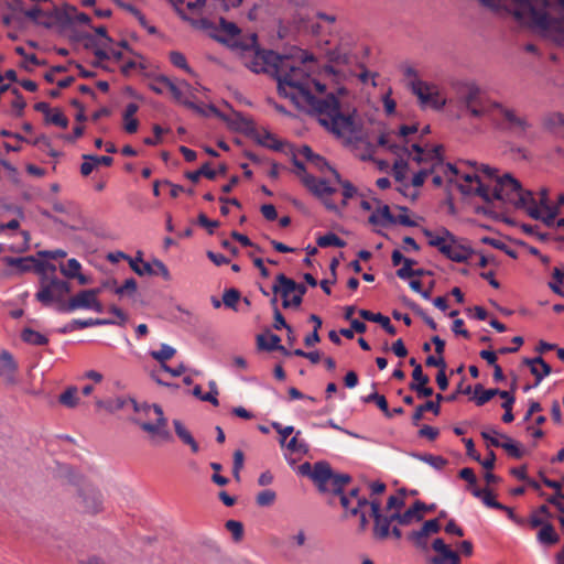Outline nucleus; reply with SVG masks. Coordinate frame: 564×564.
Returning a JSON list of instances; mask_svg holds the SVG:
<instances>
[{"mask_svg":"<svg viewBox=\"0 0 564 564\" xmlns=\"http://www.w3.org/2000/svg\"><path fill=\"white\" fill-rule=\"evenodd\" d=\"M364 402H375L387 417H392V413L389 410L388 402L384 395L373 392L368 397L364 398Z\"/></svg>","mask_w":564,"mask_h":564,"instance_id":"42","label":"nucleus"},{"mask_svg":"<svg viewBox=\"0 0 564 564\" xmlns=\"http://www.w3.org/2000/svg\"><path fill=\"white\" fill-rule=\"evenodd\" d=\"M410 86L422 107L441 110L445 106L446 99L441 96L440 89L435 84L415 79L411 80Z\"/></svg>","mask_w":564,"mask_h":564,"instance_id":"15","label":"nucleus"},{"mask_svg":"<svg viewBox=\"0 0 564 564\" xmlns=\"http://www.w3.org/2000/svg\"><path fill=\"white\" fill-rule=\"evenodd\" d=\"M153 411L155 414V421H141L140 419H132L131 421L137 424L143 432L150 435V442L153 445H158L161 442H171L172 434L167 427V419L164 415L163 409L161 405L153 403H142L141 404V413L144 415H149L150 412Z\"/></svg>","mask_w":564,"mask_h":564,"instance_id":"7","label":"nucleus"},{"mask_svg":"<svg viewBox=\"0 0 564 564\" xmlns=\"http://www.w3.org/2000/svg\"><path fill=\"white\" fill-rule=\"evenodd\" d=\"M226 529L232 534L236 542L241 541L243 536V525L240 521L228 520L225 524Z\"/></svg>","mask_w":564,"mask_h":564,"instance_id":"49","label":"nucleus"},{"mask_svg":"<svg viewBox=\"0 0 564 564\" xmlns=\"http://www.w3.org/2000/svg\"><path fill=\"white\" fill-rule=\"evenodd\" d=\"M547 350H555V352H564V348L558 347L556 344L549 343L545 340H539L533 352H545Z\"/></svg>","mask_w":564,"mask_h":564,"instance_id":"56","label":"nucleus"},{"mask_svg":"<svg viewBox=\"0 0 564 564\" xmlns=\"http://www.w3.org/2000/svg\"><path fill=\"white\" fill-rule=\"evenodd\" d=\"M45 121L47 123L58 126L63 129L68 127V119L59 109H54L53 111L51 110V112L46 117Z\"/></svg>","mask_w":564,"mask_h":564,"instance_id":"45","label":"nucleus"},{"mask_svg":"<svg viewBox=\"0 0 564 564\" xmlns=\"http://www.w3.org/2000/svg\"><path fill=\"white\" fill-rule=\"evenodd\" d=\"M371 516L375 520L373 535L377 539L384 540L390 534V524L395 521L391 519V514L383 516L381 513V503L379 500H371L370 502Z\"/></svg>","mask_w":564,"mask_h":564,"instance_id":"18","label":"nucleus"},{"mask_svg":"<svg viewBox=\"0 0 564 564\" xmlns=\"http://www.w3.org/2000/svg\"><path fill=\"white\" fill-rule=\"evenodd\" d=\"M413 382L410 386H422L430 382V378L423 373L422 366H415L412 372Z\"/></svg>","mask_w":564,"mask_h":564,"instance_id":"57","label":"nucleus"},{"mask_svg":"<svg viewBox=\"0 0 564 564\" xmlns=\"http://www.w3.org/2000/svg\"><path fill=\"white\" fill-rule=\"evenodd\" d=\"M424 509H426V505L417 500L405 512L391 513V519H395V521L401 525H408L413 519H416L417 521L422 520L423 516L421 514V511Z\"/></svg>","mask_w":564,"mask_h":564,"instance_id":"22","label":"nucleus"},{"mask_svg":"<svg viewBox=\"0 0 564 564\" xmlns=\"http://www.w3.org/2000/svg\"><path fill=\"white\" fill-rule=\"evenodd\" d=\"M369 223L372 225L384 226L387 224H395L397 219L391 214L390 207L388 205H383L369 216Z\"/></svg>","mask_w":564,"mask_h":564,"instance_id":"31","label":"nucleus"},{"mask_svg":"<svg viewBox=\"0 0 564 564\" xmlns=\"http://www.w3.org/2000/svg\"><path fill=\"white\" fill-rule=\"evenodd\" d=\"M280 337L272 333H264L257 336V344L260 349H279L281 352H288V350L280 345Z\"/></svg>","mask_w":564,"mask_h":564,"instance_id":"29","label":"nucleus"},{"mask_svg":"<svg viewBox=\"0 0 564 564\" xmlns=\"http://www.w3.org/2000/svg\"><path fill=\"white\" fill-rule=\"evenodd\" d=\"M258 142L263 145V147H267L269 149H272V150H275V151H279L282 149V143L276 140L271 133L269 132H265L264 137L263 138H260L258 140Z\"/></svg>","mask_w":564,"mask_h":564,"instance_id":"53","label":"nucleus"},{"mask_svg":"<svg viewBox=\"0 0 564 564\" xmlns=\"http://www.w3.org/2000/svg\"><path fill=\"white\" fill-rule=\"evenodd\" d=\"M70 481L76 487V505L82 513L96 516L104 511V497L96 485L79 475H73Z\"/></svg>","mask_w":564,"mask_h":564,"instance_id":"6","label":"nucleus"},{"mask_svg":"<svg viewBox=\"0 0 564 564\" xmlns=\"http://www.w3.org/2000/svg\"><path fill=\"white\" fill-rule=\"evenodd\" d=\"M538 540L542 544L553 545L558 542L560 538L555 532L554 527L550 522H546L538 532Z\"/></svg>","mask_w":564,"mask_h":564,"instance_id":"34","label":"nucleus"},{"mask_svg":"<svg viewBox=\"0 0 564 564\" xmlns=\"http://www.w3.org/2000/svg\"><path fill=\"white\" fill-rule=\"evenodd\" d=\"M525 202L522 209L533 219L542 220L546 226H553L558 215V207L552 206L549 200L547 188H541L539 199L533 196L531 191L524 195Z\"/></svg>","mask_w":564,"mask_h":564,"instance_id":"11","label":"nucleus"},{"mask_svg":"<svg viewBox=\"0 0 564 564\" xmlns=\"http://www.w3.org/2000/svg\"><path fill=\"white\" fill-rule=\"evenodd\" d=\"M546 126L550 129H563L564 132V115L555 112L550 115L545 120Z\"/></svg>","mask_w":564,"mask_h":564,"instance_id":"52","label":"nucleus"},{"mask_svg":"<svg viewBox=\"0 0 564 564\" xmlns=\"http://www.w3.org/2000/svg\"><path fill=\"white\" fill-rule=\"evenodd\" d=\"M473 495L475 497H477V498H481L484 503L487 507L495 508V509H505V506L496 500V498L492 495L490 489H487V488H485V489L475 488L473 490Z\"/></svg>","mask_w":564,"mask_h":564,"instance_id":"38","label":"nucleus"},{"mask_svg":"<svg viewBox=\"0 0 564 564\" xmlns=\"http://www.w3.org/2000/svg\"><path fill=\"white\" fill-rule=\"evenodd\" d=\"M332 174L334 176V183L341 186V207H346L348 204V199L352 198L357 194V188L349 182L344 181L340 174L336 170H332Z\"/></svg>","mask_w":564,"mask_h":564,"instance_id":"30","label":"nucleus"},{"mask_svg":"<svg viewBox=\"0 0 564 564\" xmlns=\"http://www.w3.org/2000/svg\"><path fill=\"white\" fill-rule=\"evenodd\" d=\"M147 371H148L149 376L151 377V379L154 380L159 386L174 387V388L178 387L177 384H172V383H169L163 380V378L161 376L162 370H160L159 365L153 368H147Z\"/></svg>","mask_w":564,"mask_h":564,"instance_id":"55","label":"nucleus"},{"mask_svg":"<svg viewBox=\"0 0 564 564\" xmlns=\"http://www.w3.org/2000/svg\"><path fill=\"white\" fill-rule=\"evenodd\" d=\"M198 224L202 227H205L208 230V234H214L215 228L219 226V223L217 220H210L205 214L198 215Z\"/></svg>","mask_w":564,"mask_h":564,"instance_id":"64","label":"nucleus"},{"mask_svg":"<svg viewBox=\"0 0 564 564\" xmlns=\"http://www.w3.org/2000/svg\"><path fill=\"white\" fill-rule=\"evenodd\" d=\"M80 263L76 259H69L66 264L61 265V272L67 278H75L80 271Z\"/></svg>","mask_w":564,"mask_h":564,"instance_id":"48","label":"nucleus"},{"mask_svg":"<svg viewBox=\"0 0 564 564\" xmlns=\"http://www.w3.org/2000/svg\"><path fill=\"white\" fill-rule=\"evenodd\" d=\"M243 460H245V456H243L242 451H240V449L235 451L232 474H234L235 479H237V480H239V478H240V470L243 467Z\"/></svg>","mask_w":564,"mask_h":564,"instance_id":"54","label":"nucleus"},{"mask_svg":"<svg viewBox=\"0 0 564 564\" xmlns=\"http://www.w3.org/2000/svg\"><path fill=\"white\" fill-rule=\"evenodd\" d=\"M404 506V498L399 496H390L387 501V511L395 510L400 512V509Z\"/></svg>","mask_w":564,"mask_h":564,"instance_id":"61","label":"nucleus"},{"mask_svg":"<svg viewBox=\"0 0 564 564\" xmlns=\"http://www.w3.org/2000/svg\"><path fill=\"white\" fill-rule=\"evenodd\" d=\"M527 192L518 180L513 178L510 174H505L496 180L494 187L490 188V196L491 202L501 200L522 209L523 204H525L524 195Z\"/></svg>","mask_w":564,"mask_h":564,"instance_id":"10","label":"nucleus"},{"mask_svg":"<svg viewBox=\"0 0 564 564\" xmlns=\"http://www.w3.org/2000/svg\"><path fill=\"white\" fill-rule=\"evenodd\" d=\"M523 364L527 365L530 368L531 373L535 377L536 384L545 376L551 373V366L543 360L541 355H539V356H536V357H534L532 359L525 358L523 360Z\"/></svg>","mask_w":564,"mask_h":564,"instance_id":"23","label":"nucleus"},{"mask_svg":"<svg viewBox=\"0 0 564 564\" xmlns=\"http://www.w3.org/2000/svg\"><path fill=\"white\" fill-rule=\"evenodd\" d=\"M158 83L164 85V87L170 90L177 102L186 106L189 109H198V107L189 98L192 96V86L186 80H182L180 85H176L169 77L160 76L158 77Z\"/></svg>","mask_w":564,"mask_h":564,"instance_id":"17","label":"nucleus"},{"mask_svg":"<svg viewBox=\"0 0 564 564\" xmlns=\"http://www.w3.org/2000/svg\"><path fill=\"white\" fill-rule=\"evenodd\" d=\"M543 484L555 490V494L552 495L551 497H555L556 500H558V501H561V499H564V494L562 492V486L558 481L549 479L547 477H543Z\"/></svg>","mask_w":564,"mask_h":564,"instance_id":"63","label":"nucleus"},{"mask_svg":"<svg viewBox=\"0 0 564 564\" xmlns=\"http://www.w3.org/2000/svg\"><path fill=\"white\" fill-rule=\"evenodd\" d=\"M500 390L499 389H487L482 391L479 395L475 397V401L477 405H484L489 400H491L494 397L499 395Z\"/></svg>","mask_w":564,"mask_h":564,"instance_id":"59","label":"nucleus"},{"mask_svg":"<svg viewBox=\"0 0 564 564\" xmlns=\"http://www.w3.org/2000/svg\"><path fill=\"white\" fill-rule=\"evenodd\" d=\"M21 338L23 341L34 346H42L47 343V338L43 334L31 328L23 329L21 333Z\"/></svg>","mask_w":564,"mask_h":564,"instance_id":"39","label":"nucleus"},{"mask_svg":"<svg viewBox=\"0 0 564 564\" xmlns=\"http://www.w3.org/2000/svg\"><path fill=\"white\" fill-rule=\"evenodd\" d=\"M6 262L8 265L17 268L20 272H26L30 270H34L36 272V264L40 263V260L34 259L33 257L26 258H6Z\"/></svg>","mask_w":564,"mask_h":564,"instance_id":"33","label":"nucleus"},{"mask_svg":"<svg viewBox=\"0 0 564 564\" xmlns=\"http://www.w3.org/2000/svg\"><path fill=\"white\" fill-rule=\"evenodd\" d=\"M130 268L140 276L143 275H156V271H154L152 263L143 262L141 257H137L134 259H129Z\"/></svg>","mask_w":564,"mask_h":564,"instance_id":"37","label":"nucleus"},{"mask_svg":"<svg viewBox=\"0 0 564 564\" xmlns=\"http://www.w3.org/2000/svg\"><path fill=\"white\" fill-rule=\"evenodd\" d=\"M490 122L500 131L509 132L516 137H523L532 124L527 116L502 102H496Z\"/></svg>","mask_w":564,"mask_h":564,"instance_id":"5","label":"nucleus"},{"mask_svg":"<svg viewBox=\"0 0 564 564\" xmlns=\"http://www.w3.org/2000/svg\"><path fill=\"white\" fill-rule=\"evenodd\" d=\"M427 533H425L422 529L419 531H413L409 534V539L412 540L417 547L426 549V538Z\"/></svg>","mask_w":564,"mask_h":564,"instance_id":"58","label":"nucleus"},{"mask_svg":"<svg viewBox=\"0 0 564 564\" xmlns=\"http://www.w3.org/2000/svg\"><path fill=\"white\" fill-rule=\"evenodd\" d=\"M18 364L12 355H0V377H3L8 383L14 384Z\"/></svg>","mask_w":564,"mask_h":564,"instance_id":"24","label":"nucleus"},{"mask_svg":"<svg viewBox=\"0 0 564 564\" xmlns=\"http://www.w3.org/2000/svg\"><path fill=\"white\" fill-rule=\"evenodd\" d=\"M97 294L98 290L94 289L78 292L76 295L69 299L67 303V311H75L79 308L89 310Z\"/></svg>","mask_w":564,"mask_h":564,"instance_id":"21","label":"nucleus"},{"mask_svg":"<svg viewBox=\"0 0 564 564\" xmlns=\"http://www.w3.org/2000/svg\"><path fill=\"white\" fill-rule=\"evenodd\" d=\"M423 234L429 239L431 247L436 248L443 256L454 262H466L471 254V250L459 243L458 239L444 227L437 231L423 229Z\"/></svg>","mask_w":564,"mask_h":564,"instance_id":"4","label":"nucleus"},{"mask_svg":"<svg viewBox=\"0 0 564 564\" xmlns=\"http://www.w3.org/2000/svg\"><path fill=\"white\" fill-rule=\"evenodd\" d=\"M459 100L463 108L475 119L490 120L496 106L495 100L487 98L475 84H466L459 90Z\"/></svg>","mask_w":564,"mask_h":564,"instance_id":"8","label":"nucleus"},{"mask_svg":"<svg viewBox=\"0 0 564 564\" xmlns=\"http://www.w3.org/2000/svg\"><path fill=\"white\" fill-rule=\"evenodd\" d=\"M282 57L283 55L275 54L272 51L256 50L253 52V56L246 61V66L253 73L259 74L272 72L275 76Z\"/></svg>","mask_w":564,"mask_h":564,"instance_id":"16","label":"nucleus"},{"mask_svg":"<svg viewBox=\"0 0 564 564\" xmlns=\"http://www.w3.org/2000/svg\"><path fill=\"white\" fill-rule=\"evenodd\" d=\"M272 291L274 294H281L284 308L299 307L302 303L303 295L306 293V286L280 273L276 275V283L273 284Z\"/></svg>","mask_w":564,"mask_h":564,"instance_id":"14","label":"nucleus"},{"mask_svg":"<svg viewBox=\"0 0 564 564\" xmlns=\"http://www.w3.org/2000/svg\"><path fill=\"white\" fill-rule=\"evenodd\" d=\"M220 29L223 32H225L228 35L229 40L232 41V45L241 47L243 51L253 48L257 44V35L252 34L249 37L248 43L240 45L238 43L240 30L238 29V26L235 23L228 22L225 19H220Z\"/></svg>","mask_w":564,"mask_h":564,"instance_id":"20","label":"nucleus"},{"mask_svg":"<svg viewBox=\"0 0 564 564\" xmlns=\"http://www.w3.org/2000/svg\"><path fill=\"white\" fill-rule=\"evenodd\" d=\"M416 457L420 458L421 460L427 463L435 469H442L448 463V460L446 458H444L443 456H438V455L425 454V455H417Z\"/></svg>","mask_w":564,"mask_h":564,"instance_id":"47","label":"nucleus"},{"mask_svg":"<svg viewBox=\"0 0 564 564\" xmlns=\"http://www.w3.org/2000/svg\"><path fill=\"white\" fill-rule=\"evenodd\" d=\"M240 299V293L236 289H229L225 291L223 295V302L227 307L235 308L237 302Z\"/></svg>","mask_w":564,"mask_h":564,"instance_id":"51","label":"nucleus"},{"mask_svg":"<svg viewBox=\"0 0 564 564\" xmlns=\"http://www.w3.org/2000/svg\"><path fill=\"white\" fill-rule=\"evenodd\" d=\"M312 480L322 492L341 495L344 487L350 482L348 474H335L327 462H317L313 466Z\"/></svg>","mask_w":564,"mask_h":564,"instance_id":"9","label":"nucleus"},{"mask_svg":"<svg viewBox=\"0 0 564 564\" xmlns=\"http://www.w3.org/2000/svg\"><path fill=\"white\" fill-rule=\"evenodd\" d=\"M302 183L323 203L327 210L339 212L338 205L332 199V196L337 193V188L334 186V181L330 182L325 178H318L312 174L304 173L302 176Z\"/></svg>","mask_w":564,"mask_h":564,"instance_id":"13","label":"nucleus"},{"mask_svg":"<svg viewBox=\"0 0 564 564\" xmlns=\"http://www.w3.org/2000/svg\"><path fill=\"white\" fill-rule=\"evenodd\" d=\"M498 8L502 0H480ZM513 17L553 41L564 42V0H510Z\"/></svg>","mask_w":564,"mask_h":564,"instance_id":"2","label":"nucleus"},{"mask_svg":"<svg viewBox=\"0 0 564 564\" xmlns=\"http://www.w3.org/2000/svg\"><path fill=\"white\" fill-rule=\"evenodd\" d=\"M11 91L15 96L14 100L11 102V107L17 111V117H21L26 102L18 88H12Z\"/></svg>","mask_w":564,"mask_h":564,"instance_id":"50","label":"nucleus"},{"mask_svg":"<svg viewBox=\"0 0 564 564\" xmlns=\"http://www.w3.org/2000/svg\"><path fill=\"white\" fill-rule=\"evenodd\" d=\"M56 267L50 262H40L36 264V273L41 275L40 290L35 294L37 301L44 305H50L54 301L62 300L69 293V285L66 281L55 276Z\"/></svg>","mask_w":564,"mask_h":564,"instance_id":"3","label":"nucleus"},{"mask_svg":"<svg viewBox=\"0 0 564 564\" xmlns=\"http://www.w3.org/2000/svg\"><path fill=\"white\" fill-rule=\"evenodd\" d=\"M359 315L370 322H376V324H380L382 328H384L389 334H395V327L391 324V321L388 316H384L380 313H372L368 310H360Z\"/></svg>","mask_w":564,"mask_h":564,"instance_id":"27","label":"nucleus"},{"mask_svg":"<svg viewBox=\"0 0 564 564\" xmlns=\"http://www.w3.org/2000/svg\"><path fill=\"white\" fill-rule=\"evenodd\" d=\"M312 61L313 56L304 51H297L296 55H283L274 76L279 94L290 98L299 109L315 116L337 138L347 142L360 141L362 129L356 110L343 112L334 94L323 96L326 86L304 69V64Z\"/></svg>","mask_w":564,"mask_h":564,"instance_id":"1","label":"nucleus"},{"mask_svg":"<svg viewBox=\"0 0 564 564\" xmlns=\"http://www.w3.org/2000/svg\"><path fill=\"white\" fill-rule=\"evenodd\" d=\"M442 401H444V397L441 393H437L435 397V401H426L425 403L419 405L412 415V423L414 425H417L419 422L423 419V414L425 411H431L435 415H438L441 411L440 404Z\"/></svg>","mask_w":564,"mask_h":564,"instance_id":"25","label":"nucleus"},{"mask_svg":"<svg viewBox=\"0 0 564 564\" xmlns=\"http://www.w3.org/2000/svg\"><path fill=\"white\" fill-rule=\"evenodd\" d=\"M154 359L158 361L160 370L171 375L172 377H180L182 373L186 371V367L183 362H180L176 367H170L169 360L173 357V355H152Z\"/></svg>","mask_w":564,"mask_h":564,"instance_id":"28","label":"nucleus"},{"mask_svg":"<svg viewBox=\"0 0 564 564\" xmlns=\"http://www.w3.org/2000/svg\"><path fill=\"white\" fill-rule=\"evenodd\" d=\"M174 430L180 440L188 445L193 453H197L199 451V446L191 432L184 426V424L180 420L173 421Z\"/></svg>","mask_w":564,"mask_h":564,"instance_id":"32","label":"nucleus"},{"mask_svg":"<svg viewBox=\"0 0 564 564\" xmlns=\"http://www.w3.org/2000/svg\"><path fill=\"white\" fill-rule=\"evenodd\" d=\"M408 162L403 159L397 160L392 166V173L397 182L402 183L406 178Z\"/></svg>","mask_w":564,"mask_h":564,"instance_id":"46","label":"nucleus"},{"mask_svg":"<svg viewBox=\"0 0 564 564\" xmlns=\"http://www.w3.org/2000/svg\"><path fill=\"white\" fill-rule=\"evenodd\" d=\"M501 440H494L491 446L503 448L509 456L513 458H521L524 455V451L520 448L519 444L516 443L510 436L502 434Z\"/></svg>","mask_w":564,"mask_h":564,"instance_id":"26","label":"nucleus"},{"mask_svg":"<svg viewBox=\"0 0 564 564\" xmlns=\"http://www.w3.org/2000/svg\"><path fill=\"white\" fill-rule=\"evenodd\" d=\"M425 365L427 367H437L440 369L446 368L445 359L443 358V355H429Z\"/></svg>","mask_w":564,"mask_h":564,"instance_id":"62","label":"nucleus"},{"mask_svg":"<svg viewBox=\"0 0 564 564\" xmlns=\"http://www.w3.org/2000/svg\"><path fill=\"white\" fill-rule=\"evenodd\" d=\"M58 401L69 409L76 408L79 402V398L77 397V388L68 387L62 394H59Z\"/></svg>","mask_w":564,"mask_h":564,"instance_id":"40","label":"nucleus"},{"mask_svg":"<svg viewBox=\"0 0 564 564\" xmlns=\"http://www.w3.org/2000/svg\"><path fill=\"white\" fill-rule=\"evenodd\" d=\"M185 176L193 183H197L202 176L212 181L215 180L217 172L210 167L209 162H206L197 171L187 172Z\"/></svg>","mask_w":564,"mask_h":564,"instance_id":"35","label":"nucleus"},{"mask_svg":"<svg viewBox=\"0 0 564 564\" xmlns=\"http://www.w3.org/2000/svg\"><path fill=\"white\" fill-rule=\"evenodd\" d=\"M462 178L465 181V184L459 185V189L463 194H475L481 197L486 203H491L490 187L482 184L478 175L464 174Z\"/></svg>","mask_w":564,"mask_h":564,"instance_id":"19","label":"nucleus"},{"mask_svg":"<svg viewBox=\"0 0 564 564\" xmlns=\"http://www.w3.org/2000/svg\"><path fill=\"white\" fill-rule=\"evenodd\" d=\"M170 62L175 67L181 68V69L185 70L188 74L193 73L192 68L187 64L185 55L183 53L178 52V51H172L170 53Z\"/></svg>","mask_w":564,"mask_h":564,"instance_id":"43","label":"nucleus"},{"mask_svg":"<svg viewBox=\"0 0 564 564\" xmlns=\"http://www.w3.org/2000/svg\"><path fill=\"white\" fill-rule=\"evenodd\" d=\"M137 291V281L133 278L127 279L124 283L116 289V294L123 295L124 293L133 294Z\"/></svg>","mask_w":564,"mask_h":564,"instance_id":"60","label":"nucleus"},{"mask_svg":"<svg viewBox=\"0 0 564 564\" xmlns=\"http://www.w3.org/2000/svg\"><path fill=\"white\" fill-rule=\"evenodd\" d=\"M276 499L275 491L271 489H265L260 491L256 497V502L259 507H270L274 503Z\"/></svg>","mask_w":564,"mask_h":564,"instance_id":"44","label":"nucleus"},{"mask_svg":"<svg viewBox=\"0 0 564 564\" xmlns=\"http://www.w3.org/2000/svg\"><path fill=\"white\" fill-rule=\"evenodd\" d=\"M402 150L406 152L409 156H411V159L416 163L433 161L435 171L440 170L442 174L448 178L449 182H453V177L459 174L458 169L455 165L443 162L442 145H436L431 150H424L420 144L414 143L412 144V150L415 152L414 155H411L406 148H403Z\"/></svg>","mask_w":564,"mask_h":564,"instance_id":"12","label":"nucleus"},{"mask_svg":"<svg viewBox=\"0 0 564 564\" xmlns=\"http://www.w3.org/2000/svg\"><path fill=\"white\" fill-rule=\"evenodd\" d=\"M317 245L321 248H328V247L343 248L346 246V242L343 239H340L336 234L328 232L324 236H321L317 239Z\"/></svg>","mask_w":564,"mask_h":564,"instance_id":"41","label":"nucleus"},{"mask_svg":"<svg viewBox=\"0 0 564 564\" xmlns=\"http://www.w3.org/2000/svg\"><path fill=\"white\" fill-rule=\"evenodd\" d=\"M420 165H424L421 167V170L415 173L412 177V186L414 187H420L424 184L426 177L430 175V174H433L435 173V169H434V164H433V161H424L422 163H419Z\"/></svg>","mask_w":564,"mask_h":564,"instance_id":"36","label":"nucleus"}]
</instances>
